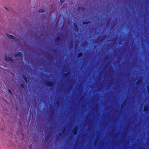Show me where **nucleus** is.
I'll list each match as a JSON object with an SVG mask.
<instances>
[{
    "label": "nucleus",
    "mask_w": 149,
    "mask_h": 149,
    "mask_svg": "<svg viewBox=\"0 0 149 149\" xmlns=\"http://www.w3.org/2000/svg\"><path fill=\"white\" fill-rule=\"evenodd\" d=\"M147 89L148 91V93H149V86L147 87Z\"/></svg>",
    "instance_id": "nucleus-20"
},
{
    "label": "nucleus",
    "mask_w": 149,
    "mask_h": 149,
    "mask_svg": "<svg viewBox=\"0 0 149 149\" xmlns=\"http://www.w3.org/2000/svg\"><path fill=\"white\" fill-rule=\"evenodd\" d=\"M74 25L75 27V30H76L77 31H78L79 30V28L77 24L76 23H74Z\"/></svg>",
    "instance_id": "nucleus-8"
},
{
    "label": "nucleus",
    "mask_w": 149,
    "mask_h": 149,
    "mask_svg": "<svg viewBox=\"0 0 149 149\" xmlns=\"http://www.w3.org/2000/svg\"><path fill=\"white\" fill-rule=\"evenodd\" d=\"M144 110L145 111L147 112L149 110V107L148 106H146L144 107Z\"/></svg>",
    "instance_id": "nucleus-7"
},
{
    "label": "nucleus",
    "mask_w": 149,
    "mask_h": 149,
    "mask_svg": "<svg viewBox=\"0 0 149 149\" xmlns=\"http://www.w3.org/2000/svg\"><path fill=\"white\" fill-rule=\"evenodd\" d=\"M4 8L6 10H8V8L7 7H4Z\"/></svg>",
    "instance_id": "nucleus-22"
},
{
    "label": "nucleus",
    "mask_w": 149,
    "mask_h": 149,
    "mask_svg": "<svg viewBox=\"0 0 149 149\" xmlns=\"http://www.w3.org/2000/svg\"><path fill=\"white\" fill-rule=\"evenodd\" d=\"M52 128V127H51L50 128Z\"/></svg>",
    "instance_id": "nucleus-27"
},
{
    "label": "nucleus",
    "mask_w": 149,
    "mask_h": 149,
    "mask_svg": "<svg viewBox=\"0 0 149 149\" xmlns=\"http://www.w3.org/2000/svg\"><path fill=\"white\" fill-rule=\"evenodd\" d=\"M44 83L46 86L49 87L53 86L54 85V82L53 81H45Z\"/></svg>",
    "instance_id": "nucleus-1"
},
{
    "label": "nucleus",
    "mask_w": 149,
    "mask_h": 149,
    "mask_svg": "<svg viewBox=\"0 0 149 149\" xmlns=\"http://www.w3.org/2000/svg\"><path fill=\"white\" fill-rule=\"evenodd\" d=\"M109 58V57L108 56H107L105 58V60H107Z\"/></svg>",
    "instance_id": "nucleus-19"
},
{
    "label": "nucleus",
    "mask_w": 149,
    "mask_h": 149,
    "mask_svg": "<svg viewBox=\"0 0 149 149\" xmlns=\"http://www.w3.org/2000/svg\"><path fill=\"white\" fill-rule=\"evenodd\" d=\"M45 10L44 9H40L39 10L38 12L40 13H44Z\"/></svg>",
    "instance_id": "nucleus-12"
},
{
    "label": "nucleus",
    "mask_w": 149,
    "mask_h": 149,
    "mask_svg": "<svg viewBox=\"0 0 149 149\" xmlns=\"http://www.w3.org/2000/svg\"><path fill=\"white\" fill-rule=\"evenodd\" d=\"M65 1V0H61L60 1L61 4H63Z\"/></svg>",
    "instance_id": "nucleus-17"
},
{
    "label": "nucleus",
    "mask_w": 149,
    "mask_h": 149,
    "mask_svg": "<svg viewBox=\"0 0 149 149\" xmlns=\"http://www.w3.org/2000/svg\"><path fill=\"white\" fill-rule=\"evenodd\" d=\"M5 60L6 61H10L12 63L13 62V61L10 57H8L7 56H6L5 57Z\"/></svg>",
    "instance_id": "nucleus-3"
},
{
    "label": "nucleus",
    "mask_w": 149,
    "mask_h": 149,
    "mask_svg": "<svg viewBox=\"0 0 149 149\" xmlns=\"http://www.w3.org/2000/svg\"><path fill=\"white\" fill-rule=\"evenodd\" d=\"M82 54L81 52H80L78 54L77 57L78 58H80L82 57Z\"/></svg>",
    "instance_id": "nucleus-11"
},
{
    "label": "nucleus",
    "mask_w": 149,
    "mask_h": 149,
    "mask_svg": "<svg viewBox=\"0 0 149 149\" xmlns=\"http://www.w3.org/2000/svg\"><path fill=\"white\" fill-rule=\"evenodd\" d=\"M22 78L24 79L26 83H27L28 82V79L26 76L25 74H23L22 75Z\"/></svg>",
    "instance_id": "nucleus-4"
},
{
    "label": "nucleus",
    "mask_w": 149,
    "mask_h": 149,
    "mask_svg": "<svg viewBox=\"0 0 149 149\" xmlns=\"http://www.w3.org/2000/svg\"><path fill=\"white\" fill-rule=\"evenodd\" d=\"M78 128L77 127H75L74 129L73 132L74 135H75L77 134V133Z\"/></svg>",
    "instance_id": "nucleus-5"
},
{
    "label": "nucleus",
    "mask_w": 149,
    "mask_h": 149,
    "mask_svg": "<svg viewBox=\"0 0 149 149\" xmlns=\"http://www.w3.org/2000/svg\"><path fill=\"white\" fill-rule=\"evenodd\" d=\"M60 37L59 36H57L56 37V38H55V41H56V42H58L60 40Z\"/></svg>",
    "instance_id": "nucleus-10"
},
{
    "label": "nucleus",
    "mask_w": 149,
    "mask_h": 149,
    "mask_svg": "<svg viewBox=\"0 0 149 149\" xmlns=\"http://www.w3.org/2000/svg\"><path fill=\"white\" fill-rule=\"evenodd\" d=\"M62 135L61 132H60L59 134V135L60 136V135Z\"/></svg>",
    "instance_id": "nucleus-24"
},
{
    "label": "nucleus",
    "mask_w": 149,
    "mask_h": 149,
    "mask_svg": "<svg viewBox=\"0 0 149 149\" xmlns=\"http://www.w3.org/2000/svg\"><path fill=\"white\" fill-rule=\"evenodd\" d=\"M8 91L11 94H12V93L11 92V91L10 90V89H8Z\"/></svg>",
    "instance_id": "nucleus-21"
},
{
    "label": "nucleus",
    "mask_w": 149,
    "mask_h": 149,
    "mask_svg": "<svg viewBox=\"0 0 149 149\" xmlns=\"http://www.w3.org/2000/svg\"><path fill=\"white\" fill-rule=\"evenodd\" d=\"M13 56L15 58L18 57L22 58L23 57V54L22 53L19 52L13 55Z\"/></svg>",
    "instance_id": "nucleus-2"
},
{
    "label": "nucleus",
    "mask_w": 149,
    "mask_h": 149,
    "mask_svg": "<svg viewBox=\"0 0 149 149\" xmlns=\"http://www.w3.org/2000/svg\"><path fill=\"white\" fill-rule=\"evenodd\" d=\"M20 87L22 88H25V86L24 84H23V83L21 84L20 85Z\"/></svg>",
    "instance_id": "nucleus-16"
},
{
    "label": "nucleus",
    "mask_w": 149,
    "mask_h": 149,
    "mask_svg": "<svg viewBox=\"0 0 149 149\" xmlns=\"http://www.w3.org/2000/svg\"><path fill=\"white\" fill-rule=\"evenodd\" d=\"M32 144H31L29 145V149H32Z\"/></svg>",
    "instance_id": "nucleus-18"
},
{
    "label": "nucleus",
    "mask_w": 149,
    "mask_h": 149,
    "mask_svg": "<svg viewBox=\"0 0 149 149\" xmlns=\"http://www.w3.org/2000/svg\"><path fill=\"white\" fill-rule=\"evenodd\" d=\"M122 107H123V106L122 105H121V108H122Z\"/></svg>",
    "instance_id": "nucleus-26"
},
{
    "label": "nucleus",
    "mask_w": 149,
    "mask_h": 149,
    "mask_svg": "<svg viewBox=\"0 0 149 149\" xmlns=\"http://www.w3.org/2000/svg\"><path fill=\"white\" fill-rule=\"evenodd\" d=\"M45 139L46 140H47V139H48V137H45Z\"/></svg>",
    "instance_id": "nucleus-23"
},
{
    "label": "nucleus",
    "mask_w": 149,
    "mask_h": 149,
    "mask_svg": "<svg viewBox=\"0 0 149 149\" xmlns=\"http://www.w3.org/2000/svg\"><path fill=\"white\" fill-rule=\"evenodd\" d=\"M6 35L8 37H9L10 39H15V37L12 35H10L8 34H6Z\"/></svg>",
    "instance_id": "nucleus-6"
},
{
    "label": "nucleus",
    "mask_w": 149,
    "mask_h": 149,
    "mask_svg": "<svg viewBox=\"0 0 149 149\" xmlns=\"http://www.w3.org/2000/svg\"><path fill=\"white\" fill-rule=\"evenodd\" d=\"M69 72H67V73H64L63 74V76L64 77H66L69 75Z\"/></svg>",
    "instance_id": "nucleus-15"
},
{
    "label": "nucleus",
    "mask_w": 149,
    "mask_h": 149,
    "mask_svg": "<svg viewBox=\"0 0 149 149\" xmlns=\"http://www.w3.org/2000/svg\"><path fill=\"white\" fill-rule=\"evenodd\" d=\"M141 80H138L136 82V85H138L140 84L141 83Z\"/></svg>",
    "instance_id": "nucleus-14"
},
{
    "label": "nucleus",
    "mask_w": 149,
    "mask_h": 149,
    "mask_svg": "<svg viewBox=\"0 0 149 149\" xmlns=\"http://www.w3.org/2000/svg\"><path fill=\"white\" fill-rule=\"evenodd\" d=\"M85 9L83 7H79L77 8V10H83Z\"/></svg>",
    "instance_id": "nucleus-9"
},
{
    "label": "nucleus",
    "mask_w": 149,
    "mask_h": 149,
    "mask_svg": "<svg viewBox=\"0 0 149 149\" xmlns=\"http://www.w3.org/2000/svg\"><path fill=\"white\" fill-rule=\"evenodd\" d=\"M57 104H59V102L58 101H57Z\"/></svg>",
    "instance_id": "nucleus-25"
},
{
    "label": "nucleus",
    "mask_w": 149,
    "mask_h": 149,
    "mask_svg": "<svg viewBox=\"0 0 149 149\" xmlns=\"http://www.w3.org/2000/svg\"><path fill=\"white\" fill-rule=\"evenodd\" d=\"M91 22L90 21H88L87 22H83V24L84 25H87L88 23H90Z\"/></svg>",
    "instance_id": "nucleus-13"
}]
</instances>
